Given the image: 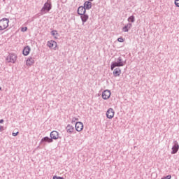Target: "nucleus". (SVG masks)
Instances as JSON below:
<instances>
[{"mask_svg": "<svg viewBox=\"0 0 179 179\" xmlns=\"http://www.w3.org/2000/svg\"><path fill=\"white\" fill-rule=\"evenodd\" d=\"M34 62H34V57H29L27 59V66H31V65H34Z\"/></svg>", "mask_w": 179, "mask_h": 179, "instance_id": "nucleus-19", "label": "nucleus"}, {"mask_svg": "<svg viewBox=\"0 0 179 179\" xmlns=\"http://www.w3.org/2000/svg\"><path fill=\"white\" fill-rule=\"evenodd\" d=\"M67 134H74L75 133V127L71 124H68L66 127Z\"/></svg>", "mask_w": 179, "mask_h": 179, "instance_id": "nucleus-15", "label": "nucleus"}, {"mask_svg": "<svg viewBox=\"0 0 179 179\" xmlns=\"http://www.w3.org/2000/svg\"><path fill=\"white\" fill-rule=\"evenodd\" d=\"M0 128H1V131H4L3 126L0 125Z\"/></svg>", "mask_w": 179, "mask_h": 179, "instance_id": "nucleus-30", "label": "nucleus"}, {"mask_svg": "<svg viewBox=\"0 0 179 179\" xmlns=\"http://www.w3.org/2000/svg\"><path fill=\"white\" fill-rule=\"evenodd\" d=\"M47 45L48 47H49V48H52V50H57V42L55 41H48L47 43Z\"/></svg>", "mask_w": 179, "mask_h": 179, "instance_id": "nucleus-8", "label": "nucleus"}, {"mask_svg": "<svg viewBox=\"0 0 179 179\" xmlns=\"http://www.w3.org/2000/svg\"><path fill=\"white\" fill-rule=\"evenodd\" d=\"M63 177L54 176L52 179H62Z\"/></svg>", "mask_w": 179, "mask_h": 179, "instance_id": "nucleus-27", "label": "nucleus"}, {"mask_svg": "<svg viewBox=\"0 0 179 179\" xmlns=\"http://www.w3.org/2000/svg\"><path fill=\"white\" fill-rule=\"evenodd\" d=\"M76 121H79V118L73 117L72 120H71V124H74V122H76Z\"/></svg>", "mask_w": 179, "mask_h": 179, "instance_id": "nucleus-22", "label": "nucleus"}, {"mask_svg": "<svg viewBox=\"0 0 179 179\" xmlns=\"http://www.w3.org/2000/svg\"><path fill=\"white\" fill-rule=\"evenodd\" d=\"M51 9H52V4L51 2L47 1L44 3L43 8L41 9L40 14L41 15H45V13H48Z\"/></svg>", "mask_w": 179, "mask_h": 179, "instance_id": "nucleus-2", "label": "nucleus"}, {"mask_svg": "<svg viewBox=\"0 0 179 179\" xmlns=\"http://www.w3.org/2000/svg\"><path fill=\"white\" fill-rule=\"evenodd\" d=\"M175 5L177 8H179V0H175Z\"/></svg>", "mask_w": 179, "mask_h": 179, "instance_id": "nucleus-26", "label": "nucleus"}, {"mask_svg": "<svg viewBox=\"0 0 179 179\" xmlns=\"http://www.w3.org/2000/svg\"><path fill=\"white\" fill-rule=\"evenodd\" d=\"M80 16L81 22H82V25L85 24L87 20H89V15L85 13L82 14Z\"/></svg>", "mask_w": 179, "mask_h": 179, "instance_id": "nucleus-12", "label": "nucleus"}, {"mask_svg": "<svg viewBox=\"0 0 179 179\" xmlns=\"http://www.w3.org/2000/svg\"><path fill=\"white\" fill-rule=\"evenodd\" d=\"M127 21L129 22V23H134L135 22V16L131 15V16L129 17L127 19Z\"/></svg>", "mask_w": 179, "mask_h": 179, "instance_id": "nucleus-21", "label": "nucleus"}, {"mask_svg": "<svg viewBox=\"0 0 179 179\" xmlns=\"http://www.w3.org/2000/svg\"><path fill=\"white\" fill-rule=\"evenodd\" d=\"M30 51H31V48H30V46L27 45L26 47L24 48L22 50V54L24 55V57H27L29 54H30Z\"/></svg>", "mask_w": 179, "mask_h": 179, "instance_id": "nucleus-14", "label": "nucleus"}, {"mask_svg": "<svg viewBox=\"0 0 179 179\" xmlns=\"http://www.w3.org/2000/svg\"><path fill=\"white\" fill-rule=\"evenodd\" d=\"M131 27H132V23L129 22L122 28V31H124V33H127L129 31Z\"/></svg>", "mask_w": 179, "mask_h": 179, "instance_id": "nucleus-17", "label": "nucleus"}, {"mask_svg": "<svg viewBox=\"0 0 179 179\" xmlns=\"http://www.w3.org/2000/svg\"><path fill=\"white\" fill-rule=\"evenodd\" d=\"M45 142H47L48 143H52L54 141H52V138L48 136H45L41 140L40 145H43V143H45Z\"/></svg>", "mask_w": 179, "mask_h": 179, "instance_id": "nucleus-10", "label": "nucleus"}, {"mask_svg": "<svg viewBox=\"0 0 179 179\" xmlns=\"http://www.w3.org/2000/svg\"><path fill=\"white\" fill-rule=\"evenodd\" d=\"M117 41H118L119 43H124V38H122V37L118 38H117Z\"/></svg>", "mask_w": 179, "mask_h": 179, "instance_id": "nucleus-23", "label": "nucleus"}, {"mask_svg": "<svg viewBox=\"0 0 179 179\" xmlns=\"http://www.w3.org/2000/svg\"><path fill=\"white\" fill-rule=\"evenodd\" d=\"M114 113H115L114 109H113L112 108H109L106 112L107 118H108L109 120H111V118L114 117Z\"/></svg>", "mask_w": 179, "mask_h": 179, "instance_id": "nucleus-11", "label": "nucleus"}, {"mask_svg": "<svg viewBox=\"0 0 179 179\" xmlns=\"http://www.w3.org/2000/svg\"><path fill=\"white\" fill-rule=\"evenodd\" d=\"M75 128L77 132H80V131H83V123H82V122H77L75 124Z\"/></svg>", "mask_w": 179, "mask_h": 179, "instance_id": "nucleus-9", "label": "nucleus"}, {"mask_svg": "<svg viewBox=\"0 0 179 179\" xmlns=\"http://www.w3.org/2000/svg\"><path fill=\"white\" fill-rule=\"evenodd\" d=\"M121 75V69L119 67L113 69V76L114 78H118Z\"/></svg>", "mask_w": 179, "mask_h": 179, "instance_id": "nucleus-18", "label": "nucleus"}, {"mask_svg": "<svg viewBox=\"0 0 179 179\" xmlns=\"http://www.w3.org/2000/svg\"><path fill=\"white\" fill-rule=\"evenodd\" d=\"M50 139H52V141H53V139L55 141H56V139H61V137H59V133L57 131H52L50 133Z\"/></svg>", "mask_w": 179, "mask_h": 179, "instance_id": "nucleus-7", "label": "nucleus"}, {"mask_svg": "<svg viewBox=\"0 0 179 179\" xmlns=\"http://www.w3.org/2000/svg\"><path fill=\"white\" fill-rule=\"evenodd\" d=\"M9 27V19L3 18L0 20V31L5 30Z\"/></svg>", "mask_w": 179, "mask_h": 179, "instance_id": "nucleus-4", "label": "nucleus"}, {"mask_svg": "<svg viewBox=\"0 0 179 179\" xmlns=\"http://www.w3.org/2000/svg\"><path fill=\"white\" fill-rule=\"evenodd\" d=\"M179 150V145L177 141H173V145L172 146L171 155H176Z\"/></svg>", "mask_w": 179, "mask_h": 179, "instance_id": "nucleus-5", "label": "nucleus"}, {"mask_svg": "<svg viewBox=\"0 0 179 179\" xmlns=\"http://www.w3.org/2000/svg\"><path fill=\"white\" fill-rule=\"evenodd\" d=\"M17 60V55L15 53H9L8 56L6 58V62L8 64H15Z\"/></svg>", "mask_w": 179, "mask_h": 179, "instance_id": "nucleus-3", "label": "nucleus"}, {"mask_svg": "<svg viewBox=\"0 0 179 179\" xmlns=\"http://www.w3.org/2000/svg\"><path fill=\"white\" fill-rule=\"evenodd\" d=\"M0 132H1V127H0Z\"/></svg>", "mask_w": 179, "mask_h": 179, "instance_id": "nucleus-32", "label": "nucleus"}, {"mask_svg": "<svg viewBox=\"0 0 179 179\" xmlns=\"http://www.w3.org/2000/svg\"><path fill=\"white\" fill-rule=\"evenodd\" d=\"M3 122H4L3 119H1V120H0V124H3Z\"/></svg>", "mask_w": 179, "mask_h": 179, "instance_id": "nucleus-29", "label": "nucleus"}, {"mask_svg": "<svg viewBox=\"0 0 179 179\" xmlns=\"http://www.w3.org/2000/svg\"><path fill=\"white\" fill-rule=\"evenodd\" d=\"M162 179H171V175H168L166 176H164Z\"/></svg>", "mask_w": 179, "mask_h": 179, "instance_id": "nucleus-24", "label": "nucleus"}, {"mask_svg": "<svg viewBox=\"0 0 179 179\" xmlns=\"http://www.w3.org/2000/svg\"><path fill=\"white\" fill-rule=\"evenodd\" d=\"M0 90H2V87H0Z\"/></svg>", "mask_w": 179, "mask_h": 179, "instance_id": "nucleus-31", "label": "nucleus"}, {"mask_svg": "<svg viewBox=\"0 0 179 179\" xmlns=\"http://www.w3.org/2000/svg\"><path fill=\"white\" fill-rule=\"evenodd\" d=\"M21 31H22L23 33H24V31H27V27H22L21 29Z\"/></svg>", "mask_w": 179, "mask_h": 179, "instance_id": "nucleus-25", "label": "nucleus"}, {"mask_svg": "<svg viewBox=\"0 0 179 179\" xmlns=\"http://www.w3.org/2000/svg\"><path fill=\"white\" fill-rule=\"evenodd\" d=\"M12 135L13 136H17V135H19V131H17V132H13L12 133Z\"/></svg>", "mask_w": 179, "mask_h": 179, "instance_id": "nucleus-28", "label": "nucleus"}, {"mask_svg": "<svg viewBox=\"0 0 179 179\" xmlns=\"http://www.w3.org/2000/svg\"><path fill=\"white\" fill-rule=\"evenodd\" d=\"M83 6H84L85 10H90V9H92V1H90L89 0L85 1Z\"/></svg>", "mask_w": 179, "mask_h": 179, "instance_id": "nucleus-13", "label": "nucleus"}, {"mask_svg": "<svg viewBox=\"0 0 179 179\" xmlns=\"http://www.w3.org/2000/svg\"><path fill=\"white\" fill-rule=\"evenodd\" d=\"M50 34L55 38H58V36H59V34H58V31L57 30L51 31Z\"/></svg>", "mask_w": 179, "mask_h": 179, "instance_id": "nucleus-20", "label": "nucleus"}, {"mask_svg": "<svg viewBox=\"0 0 179 179\" xmlns=\"http://www.w3.org/2000/svg\"><path fill=\"white\" fill-rule=\"evenodd\" d=\"M78 15H79L80 16L82 15H85V13H86V8H84V6H79L78 8Z\"/></svg>", "mask_w": 179, "mask_h": 179, "instance_id": "nucleus-16", "label": "nucleus"}, {"mask_svg": "<svg viewBox=\"0 0 179 179\" xmlns=\"http://www.w3.org/2000/svg\"><path fill=\"white\" fill-rule=\"evenodd\" d=\"M111 96V91L106 90L102 92V98L103 100H108V98Z\"/></svg>", "mask_w": 179, "mask_h": 179, "instance_id": "nucleus-6", "label": "nucleus"}, {"mask_svg": "<svg viewBox=\"0 0 179 179\" xmlns=\"http://www.w3.org/2000/svg\"><path fill=\"white\" fill-rule=\"evenodd\" d=\"M127 64V60L122 59V57H117L116 59V62H113L110 64V69L111 71H114L115 68H120V66H124Z\"/></svg>", "mask_w": 179, "mask_h": 179, "instance_id": "nucleus-1", "label": "nucleus"}]
</instances>
